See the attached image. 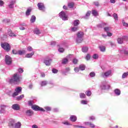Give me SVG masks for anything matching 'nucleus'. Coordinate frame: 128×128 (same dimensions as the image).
<instances>
[{"label": "nucleus", "instance_id": "obj_1", "mask_svg": "<svg viewBox=\"0 0 128 128\" xmlns=\"http://www.w3.org/2000/svg\"><path fill=\"white\" fill-rule=\"evenodd\" d=\"M20 80H22V76L18 73H16L13 75L12 78L6 79V81L10 84H18Z\"/></svg>", "mask_w": 128, "mask_h": 128}, {"label": "nucleus", "instance_id": "obj_2", "mask_svg": "<svg viewBox=\"0 0 128 128\" xmlns=\"http://www.w3.org/2000/svg\"><path fill=\"white\" fill-rule=\"evenodd\" d=\"M8 126L10 128H22V122H16L14 120H11L8 124Z\"/></svg>", "mask_w": 128, "mask_h": 128}, {"label": "nucleus", "instance_id": "obj_3", "mask_svg": "<svg viewBox=\"0 0 128 128\" xmlns=\"http://www.w3.org/2000/svg\"><path fill=\"white\" fill-rule=\"evenodd\" d=\"M84 38V32H79L76 34V42L77 44H80L82 40Z\"/></svg>", "mask_w": 128, "mask_h": 128}, {"label": "nucleus", "instance_id": "obj_4", "mask_svg": "<svg viewBox=\"0 0 128 128\" xmlns=\"http://www.w3.org/2000/svg\"><path fill=\"white\" fill-rule=\"evenodd\" d=\"M100 88L102 90H110V86L108 84V82L104 81L100 86Z\"/></svg>", "mask_w": 128, "mask_h": 128}, {"label": "nucleus", "instance_id": "obj_5", "mask_svg": "<svg viewBox=\"0 0 128 128\" xmlns=\"http://www.w3.org/2000/svg\"><path fill=\"white\" fill-rule=\"evenodd\" d=\"M1 46L6 52H10V46L7 42H5L1 44Z\"/></svg>", "mask_w": 128, "mask_h": 128}, {"label": "nucleus", "instance_id": "obj_6", "mask_svg": "<svg viewBox=\"0 0 128 128\" xmlns=\"http://www.w3.org/2000/svg\"><path fill=\"white\" fill-rule=\"evenodd\" d=\"M59 16L62 20H68V15L66 14L64 12L62 11L59 14Z\"/></svg>", "mask_w": 128, "mask_h": 128}, {"label": "nucleus", "instance_id": "obj_7", "mask_svg": "<svg viewBox=\"0 0 128 128\" xmlns=\"http://www.w3.org/2000/svg\"><path fill=\"white\" fill-rule=\"evenodd\" d=\"M112 76V70H109L101 74V76L102 78H108V76Z\"/></svg>", "mask_w": 128, "mask_h": 128}, {"label": "nucleus", "instance_id": "obj_8", "mask_svg": "<svg viewBox=\"0 0 128 128\" xmlns=\"http://www.w3.org/2000/svg\"><path fill=\"white\" fill-rule=\"evenodd\" d=\"M32 108L34 110H36V112H38V110H40V112H46V110L44 109V108H42L36 105L32 106Z\"/></svg>", "mask_w": 128, "mask_h": 128}, {"label": "nucleus", "instance_id": "obj_9", "mask_svg": "<svg viewBox=\"0 0 128 128\" xmlns=\"http://www.w3.org/2000/svg\"><path fill=\"white\" fill-rule=\"evenodd\" d=\"M4 60H5V62H6V64H8V66H9L10 64H12V58H10V56L6 55L5 56Z\"/></svg>", "mask_w": 128, "mask_h": 128}, {"label": "nucleus", "instance_id": "obj_10", "mask_svg": "<svg viewBox=\"0 0 128 128\" xmlns=\"http://www.w3.org/2000/svg\"><path fill=\"white\" fill-rule=\"evenodd\" d=\"M22 87H17L15 89V92L13 93L12 96L13 98H14V96H18V94L20 92H22Z\"/></svg>", "mask_w": 128, "mask_h": 128}, {"label": "nucleus", "instance_id": "obj_11", "mask_svg": "<svg viewBox=\"0 0 128 128\" xmlns=\"http://www.w3.org/2000/svg\"><path fill=\"white\" fill-rule=\"evenodd\" d=\"M37 6L40 10H42V12H44V10H46V8L44 7V5L42 3L39 2Z\"/></svg>", "mask_w": 128, "mask_h": 128}, {"label": "nucleus", "instance_id": "obj_12", "mask_svg": "<svg viewBox=\"0 0 128 128\" xmlns=\"http://www.w3.org/2000/svg\"><path fill=\"white\" fill-rule=\"evenodd\" d=\"M16 0H11L8 6L10 8H14V4H16Z\"/></svg>", "mask_w": 128, "mask_h": 128}, {"label": "nucleus", "instance_id": "obj_13", "mask_svg": "<svg viewBox=\"0 0 128 128\" xmlns=\"http://www.w3.org/2000/svg\"><path fill=\"white\" fill-rule=\"evenodd\" d=\"M126 36H124L122 38H119L117 39V42L118 44H122L124 42V38H126Z\"/></svg>", "mask_w": 128, "mask_h": 128}, {"label": "nucleus", "instance_id": "obj_14", "mask_svg": "<svg viewBox=\"0 0 128 128\" xmlns=\"http://www.w3.org/2000/svg\"><path fill=\"white\" fill-rule=\"evenodd\" d=\"M12 110H20V105L18 104H14L12 106Z\"/></svg>", "mask_w": 128, "mask_h": 128}, {"label": "nucleus", "instance_id": "obj_15", "mask_svg": "<svg viewBox=\"0 0 128 128\" xmlns=\"http://www.w3.org/2000/svg\"><path fill=\"white\" fill-rule=\"evenodd\" d=\"M8 36H16V35L12 32V31L10 29L8 30Z\"/></svg>", "mask_w": 128, "mask_h": 128}, {"label": "nucleus", "instance_id": "obj_16", "mask_svg": "<svg viewBox=\"0 0 128 128\" xmlns=\"http://www.w3.org/2000/svg\"><path fill=\"white\" fill-rule=\"evenodd\" d=\"M120 54H128V49L126 48H123L122 50H120Z\"/></svg>", "mask_w": 128, "mask_h": 128}, {"label": "nucleus", "instance_id": "obj_17", "mask_svg": "<svg viewBox=\"0 0 128 128\" xmlns=\"http://www.w3.org/2000/svg\"><path fill=\"white\" fill-rule=\"evenodd\" d=\"M26 114L28 116H32L34 114V112H32V110H28L26 112Z\"/></svg>", "mask_w": 128, "mask_h": 128}, {"label": "nucleus", "instance_id": "obj_18", "mask_svg": "<svg viewBox=\"0 0 128 128\" xmlns=\"http://www.w3.org/2000/svg\"><path fill=\"white\" fill-rule=\"evenodd\" d=\"M76 120H78V118L76 116L72 115L70 117V120H71V122H76Z\"/></svg>", "mask_w": 128, "mask_h": 128}, {"label": "nucleus", "instance_id": "obj_19", "mask_svg": "<svg viewBox=\"0 0 128 128\" xmlns=\"http://www.w3.org/2000/svg\"><path fill=\"white\" fill-rule=\"evenodd\" d=\"M50 62H52V59L44 60V64H45L46 66H50Z\"/></svg>", "mask_w": 128, "mask_h": 128}, {"label": "nucleus", "instance_id": "obj_20", "mask_svg": "<svg viewBox=\"0 0 128 128\" xmlns=\"http://www.w3.org/2000/svg\"><path fill=\"white\" fill-rule=\"evenodd\" d=\"M80 24V20H75L73 22V26H78Z\"/></svg>", "mask_w": 128, "mask_h": 128}, {"label": "nucleus", "instance_id": "obj_21", "mask_svg": "<svg viewBox=\"0 0 128 128\" xmlns=\"http://www.w3.org/2000/svg\"><path fill=\"white\" fill-rule=\"evenodd\" d=\"M114 92L116 96H120V90L118 88H116L114 90Z\"/></svg>", "mask_w": 128, "mask_h": 128}, {"label": "nucleus", "instance_id": "obj_22", "mask_svg": "<svg viewBox=\"0 0 128 128\" xmlns=\"http://www.w3.org/2000/svg\"><path fill=\"white\" fill-rule=\"evenodd\" d=\"M22 26L20 27V30H26V28H28L26 24H22Z\"/></svg>", "mask_w": 128, "mask_h": 128}, {"label": "nucleus", "instance_id": "obj_23", "mask_svg": "<svg viewBox=\"0 0 128 128\" xmlns=\"http://www.w3.org/2000/svg\"><path fill=\"white\" fill-rule=\"evenodd\" d=\"M34 54V52H32L30 54H28L26 55V58H32V56Z\"/></svg>", "mask_w": 128, "mask_h": 128}, {"label": "nucleus", "instance_id": "obj_24", "mask_svg": "<svg viewBox=\"0 0 128 128\" xmlns=\"http://www.w3.org/2000/svg\"><path fill=\"white\" fill-rule=\"evenodd\" d=\"M34 33L38 36V34H40V31L38 28H36L34 30Z\"/></svg>", "mask_w": 128, "mask_h": 128}, {"label": "nucleus", "instance_id": "obj_25", "mask_svg": "<svg viewBox=\"0 0 128 128\" xmlns=\"http://www.w3.org/2000/svg\"><path fill=\"white\" fill-rule=\"evenodd\" d=\"M91 13H92V12L90 11L87 12L86 16H84V18H85V20H88V16H90Z\"/></svg>", "mask_w": 128, "mask_h": 128}, {"label": "nucleus", "instance_id": "obj_26", "mask_svg": "<svg viewBox=\"0 0 128 128\" xmlns=\"http://www.w3.org/2000/svg\"><path fill=\"white\" fill-rule=\"evenodd\" d=\"M78 30V26H74L71 27L72 32H76V30Z\"/></svg>", "mask_w": 128, "mask_h": 128}, {"label": "nucleus", "instance_id": "obj_27", "mask_svg": "<svg viewBox=\"0 0 128 128\" xmlns=\"http://www.w3.org/2000/svg\"><path fill=\"white\" fill-rule=\"evenodd\" d=\"M48 82L46 80L42 81L40 83L41 86H46L48 84Z\"/></svg>", "mask_w": 128, "mask_h": 128}, {"label": "nucleus", "instance_id": "obj_28", "mask_svg": "<svg viewBox=\"0 0 128 128\" xmlns=\"http://www.w3.org/2000/svg\"><path fill=\"white\" fill-rule=\"evenodd\" d=\"M32 12V9L30 8H28L27 9L26 12V16H28L30 14V12Z\"/></svg>", "mask_w": 128, "mask_h": 128}, {"label": "nucleus", "instance_id": "obj_29", "mask_svg": "<svg viewBox=\"0 0 128 128\" xmlns=\"http://www.w3.org/2000/svg\"><path fill=\"white\" fill-rule=\"evenodd\" d=\"M26 52V50H20L18 51V54H19L20 56H22V54H24Z\"/></svg>", "mask_w": 128, "mask_h": 128}, {"label": "nucleus", "instance_id": "obj_30", "mask_svg": "<svg viewBox=\"0 0 128 128\" xmlns=\"http://www.w3.org/2000/svg\"><path fill=\"white\" fill-rule=\"evenodd\" d=\"M36 16L32 15L30 20V22H36Z\"/></svg>", "mask_w": 128, "mask_h": 128}, {"label": "nucleus", "instance_id": "obj_31", "mask_svg": "<svg viewBox=\"0 0 128 128\" xmlns=\"http://www.w3.org/2000/svg\"><path fill=\"white\" fill-rule=\"evenodd\" d=\"M80 70H86V66L84 64H81L79 66Z\"/></svg>", "mask_w": 128, "mask_h": 128}, {"label": "nucleus", "instance_id": "obj_32", "mask_svg": "<svg viewBox=\"0 0 128 128\" xmlns=\"http://www.w3.org/2000/svg\"><path fill=\"white\" fill-rule=\"evenodd\" d=\"M24 98V95L22 94V95L17 96L16 100H22V98Z\"/></svg>", "mask_w": 128, "mask_h": 128}, {"label": "nucleus", "instance_id": "obj_33", "mask_svg": "<svg viewBox=\"0 0 128 128\" xmlns=\"http://www.w3.org/2000/svg\"><path fill=\"white\" fill-rule=\"evenodd\" d=\"M112 16L114 18V20H115L117 21L118 20V14L114 13L112 14Z\"/></svg>", "mask_w": 128, "mask_h": 128}, {"label": "nucleus", "instance_id": "obj_34", "mask_svg": "<svg viewBox=\"0 0 128 128\" xmlns=\"http://www.w3.org/2000/svg\"><path fill=\"white\" fill-rule=\"evenodd\" d=\"M74 3L72 2L68 4V6L70 8H74Z\"/></svg>", "mask_w": 128, "mask_h": 128}, {"label": "nucleus", "instance_id": "obj_35", "mask_svg": "<svg viewBox=\"0 0 128 128\" xmlns=\"http://www.w3.org/2000/svg\"><path fill=\"white\" fill-rule=\"evenodd\" d=\"M99 48L100 52H106V47L104 46H101Z\"/></svg>", "mask_w": 128, "mask_h": 128}, {"label": "nucleus", "instance_id": "obj_36", "mask_svg": "<svg viewBox=\"0 0 128 128\" xmlns=\"http://www.w3.org/2000/svg\"><path fill=\"white\" fill-rule=\"evenodd\" d=\"M88 50V47H83L82 48V52H86Z\"/></svg>", "mask_w": 128, "mask_h": 128}, {"label": "nucleus", "instance_id": "obj_37", "mask_svg": "<svg viewBox=\"0 0 128 128\" xmlns=\"http://www.w3.org/2000/svg\"><path fill=\"white\" fill-rule=\"evenodd\" d=\"M68 58H65L62 60V64H66L68 63Z\"/></svg>", "mask_w": 128, "mask_h": 128}, {"label": "nucleus", "instance_id": "obj_38", "mask_svg": "<svg viewBox=\"0 0 128 128\" xmlns=\"http://www.w3.org/2000/svg\"><path fill=\"white\" fill-rule=\"evenodd\" d=\"M1 108V110H2V112H6V106L5 105H2L0 106Z\"/></svg>", "mask_w": 128, "mask_h": 128}, {"label": "nucleus", "instance_id": "obj_39", "mask_svg": "<svg viewBox=\"0 0 128 128\" xmlns=\"http://www.w3.org/2000/svg\"><path fill=\"white\" fill-rule=\"evenodd\" d=\"M80 98H86V94L84 93H80Z\"/></svg>", "mask_w": 128, "mask_h": 128}, {"label": "nucleus", "instance_id": "obj_40", "mask_svg": "<svg viewBox=\"0 0 128 128\" xmlns=\"http://www.w3.org/2000/svg\"><path fill=\"white\" fill-rule=\"evenodd\" d=\"M92 14H93V16H98V11L96 10H92Z\"/></svg>", "mask_w": 128, "mask_h": 128}, {"label": "nucleus", "instance_id": "obj_41", "mask_svg": "<svg viewBox=\"0 0 128 128\" xmlns=\"http://www.w3.org/2000/svg\"><path fill=\"white\" fill-rule=\"evenodd\" d=\"M90 78H94L96 76V73L94 72H91L90 74Z\"/></svg>", "mask_w": 128, "mask_h": 128}, {"label": "nucleus", "instance_id": "obj_42", "mask_svg": "<svg viewBox=\"0 0 128 128\" xmlns=\"http://www.w3.org/2000/svg\"><path fill=\"white\" fill-rule=\"evenodd\" d=\"M128 76V72H124L122 75V78H126Z\"/></svg>", "mask_w": 128, "mask_h": 128}, {"label": "nucleus", "instance_id": "obj_43", "mask_svg": "<svg viewBox=\"0 0 128 128\" xmlns=\"http://www.w3.org/2000/svg\"><path fill=\"white\" fill-rule=\"evenodd\" d=\"M44 110L47 112H50L52 110V108L50 106H46L44 108Z\"/></svg>", "mask_w": 128, "mask_h": 128}, {"label": "nucleus", "instance_id": "obj_44", "mask_svg": "<svg viewBox=\"0 0 128 128\" xmlns=\"http://www.w3.org/2000/svg\"><path fill=\"white\" fill-rule=\"evenodd\" d=\"M88 102L86 100H82L80 101V104H88Z\"/></svg>", "mask_w": 128, "mask_h": 128}, {"label": "nucleus", "instance_id": "obj_45", "mask_svg": "<svg viewBox=\"0 0 128 128\" xmlns=\"http://www.w3.org/2000/svg\"><path fill=\"white\" fill-rule=\"evenodd\" d=\"M86 94L88 96H90L92 95V92L90 90L86 91Z\"/></svg>", "mask_w": 128, "mask_h": 128}, {"label": "nucleus", "instance_id": "obj_46", "mask_svg": "<svg viewBox=\"0 0 128 128\" xmlns=\"http://www.w3.org/2000/svg\"><path fill=\"white\" fill-rule=\"evenodd\" d=\"M92 58L94 60H98V54H94L92 56Z\"/></svg>", "mask_w": 128, "mask_h": 128}, {"label": "nucleus", "instance_id": "obj_47", "mask_svg": "<svg viewBox=\"0 0 128 128\" xmlns=\"http://www.w3.org/2000/svg\"><path fill=\"white\" fill-rule=\"evenodd\" d=\"M34 103V100H29L28 101V106H32V105Z\"/></svg>", "mask_w": 128, "mask_h": 128}, {"label": "nucleus", "instance_id": "obj_48", "mask_svg": "<svg viewBox=\"0 0 128 128\" xmlns=\"http://www.w3.org/2000/svg\"><path fill=\"white\" fill-rule=\"evenodd\" d=\"M106 24L103 23L102 24H99L97 25V26H98V28H102V26H106Z\"/></svg>", "mask_w": 128, "mask_h": 128}, {"label": "nucleus", "instance_id": "obj_49", "mask_svg": "<svg viewBox=\"0 0 128 128\" xmlns=\"http://www.w3.org/2000/svg\"><path fill=\"white\" fill-rule=\"evenodd\" d=\"M122 24L124 26H126V27L128 26V24L126 22H125L124 20H122Z\"/></svg>", "mask_w": 128, "mask_h": 128}, {"label": "nucleus", "instance_id": "obj_50", "mask_svg": "<svg viewBox=\"0 0 128 128\" xmlns=\"http://www.w3.org/2000/svg\"><path fill=\"white\" fill-rule=\"evenodd\" d=\"M86 60H90V54L86 55Z\"/></svg>", "mask_w": 128, "mask_h": 128}, {"label": "nucleus", "instance_id": "obj_51", "mask_svg": "<svg viewBox=\"0 0 128 128\" xmlns=\"http://www.w3.org/2000/svg\"><path fill=\"white\" fill-rule=\"evenodd\" d=\"M59 52H64V49L62 48H60L58 50Z\"/></svg>", "mask_w": 128, "mask_h": 128}, {"label": "nucleus", "instance_id": "obj_52", "mask_svg": "<svg viewBox=\"0 0 128 128\" xmlns=\"http://www.w3.org/2000/svg\"><path fill=\"white\" fill-rule=\"evenodd\" d=\"M27 50H28V52H32V48L30 46H28L27 48Z\"/></svg>", "mask_w": 128, "mask_h": 128}, {"label": "nucleus", "instance_id": "obj_53", "mask_svg": "<svg viewBox=\"0 0 128 128\" xmlns=\"http://www.w3.org/2000/svg\"><path fill=\"white\" fill-rule=\"evenodd\" d=\"M78 60L76 58L73 59L72 62L74 64H78Z\"/></svg>", "mask_w": 128, "mask_h": 128}, {"label": "nucleus", "instance_id": "obj_54", "mask_svg": "<svg viewBox=\"0 0 128 128\" xmlns=\"http://www.w3.org/2000/svg\"><path fill=\"white\" fill-rule=\"evenodd\" d=\"M3 22L6 24V22H10V19H5L2 20Z\"/></svg>", "mask_w": 128, "mask_h": 128}, {"label": "nucleus", "instance_id": "obj_55", "mask_svg": "<svg viewBox=\"0 0 128 128\" xmlns=\"http://www.w3.org/2000/svg\"><path fill=\"white\" fill-rule=\"evenodd\" d=\"M4 2L2 0H0V6H4Z\"/></svg>", "mask_w": 128, "mask_h": 128}, {"label": "nucleus", "instance_id": "obj_56", "mask_svg": "<svg viewBox=\"0 0 128 128\" xmlns=\"http://www.w3.org/2000/svg\"><path fill=\"white\" fill-rule=\"evenodd\" d=\"M80 68H78V67H76L74 68V70L76 72H80Z\"/></svg>", "mask_w": 128, "mask_h": 128}, {"label": "nucleus", "instance_id": "obj_57", "mask_svg": "<svg viewBox=\"0 0 128 128\" xmlns=\"http://www.w3.org/2000/svg\"><path fill=\"white\" fill-rule=\"evenodd\" d=\"M89 120H96V118L94 117V116H91L89 117Z\"/></svg>", "mask_w": 128, "mask_h": 128}, {"label": "nucleus", "instance_id": "obj_58", "mask_svg": "<svg viewBox=\"0 0 128 128\" xmlns=\"http://www.w3.org/2000/svg\"><path fill=\"white\" fill-rule=\"evenodd\" d=\"M104 30L106 32H110V28L108 27H106L104 28Z\"/></svg>", "mask_w": 128, "mask_h": 128}, {"label": "nucleus", "instance_id": "obj_59", "mask_svg": "<svg viewBox=\"0 0 128 128\" xmlns=\"http://www.w3.org/2000/svg\"><path fill=\"white\" fill-rule=\"evenodd\" d=\"M12 54H18V51H16V50H14L12 51Z\"/></svg>", "mask_w": 128, "mask_h": 128}, {"label": "nucleus", "instance_id": "obj_60", "mask_svg": "<svg viewBox=\"0 0 128 128\" xmlns=\"http://www.w3.org/2000/svg\"><path fill=\"white\" fill-rule=\"evenodd\" d=\"M62 124H66V126H70V124L66 121L62 122Z\"/></svg>", "mask_w": 128, "mask_h": 128}, {"label": "nucleus", "instance_id": "obj_61", "mask_svg": "<svg viewBox=\"0 0 128 128\" xmlns=\"http://www.w3.org/2000/svg\"><path fill=\"white\" fill-rule=\"evenodd\" d=\"M18 72H19V74H22L24 72V70L22 68H19L18 70Z\"/></svg>", "mask_w": 128, "mask_h": 128}, {"label": "nucleus", "instance_id": "obj_62", "mask_svg": "<svg viewBox=\"0 0 128 128\" xmlns=\"http://www.w3.org/2000/svg\"><path fill=\"white\" fill-rule=\"evenodd\" d=\"M90 122H84V126H90Z\"/></svg>", "mask_w": 128, "mask_h": 128}, {"label": "nucleus", "instance_id": "obj_63", "mask_svg": "<svg viewBox=\"0 0 128 128\" xmlns=\"http://www.w3.org/2000/svg\"><path fill=\"white\" fill-rule=\"evenodd\" d=\"M107 36H112V33L110 32H107Z\"/></svg>", "mask_w": 128, "mask_h": 128}, {"label": "nucleus", "instance_id": "obj_64", "mask_svg": "<svg viewBox=\"0 0 128 128\" xmlns=\"http://www.w3.org/2000/svg\"><path fill=\"white\" fill-rule=\"evenodd\" d=\"M52 72L53 74H56L58 72V70L56 69L53 68L52 70Z\"/></svg>", "mask_w": 128, "mask_h": 128}]
</instances>
